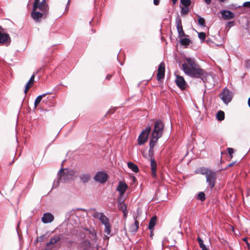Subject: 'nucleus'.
I'll list each match as a JSON object with an SVG mask.
<instances>
[{
    "instance_id": "f8f14e48",
    "label": "nucleus",
    "mask_w": 250,
    "mask_h": 250,
    "mask_svg": "<svg viewBox=\"0 0 250 250\" xmlns=\"http://www.w3.org/2000/svg\"><path fill=\"white\" fill-rule=\"evenodd\" d=\"M128 186L125 182L120 181L116 190L119 192L120 195L122 196L124 194Z\"/></svg>"
},
{
    "instance_id": "9d476101",
    "label": "nucleus",
    "mask_w": 250,
    "mask_h": 250,
    "mask_svg": "<svg viewBox=\"0 0 250 250\" xmlns=\"http://www.w3.org/2000/svg\"><path fill=\"white\" fill-rule=\"evenodd\" d=\"M165 65L164 62H162L159 65L158 72L157 74V78L158 81L163 79L165 76Z\"/></svg>"
},
{
    "instance_id": "f03ea898",
    "label": "nucleus",
    "mask_w": 250,
    "mask_h": 250,
    "mask_svg": "<svg viewBox=\"0 0 250 250\" xmlns=\"http://www.w3.org/2000/svg\"><path fill=\"white\" fill-rule=\"evenodd\" d=\"M40 0H35L31 13L32 18L36 21H39L41 19L45 18L48 13L49 7L45 0H42L41 2Z\"/></svg>"
},
{
    "instance_id": "b1692460",
    "label": "nucleus",
    "mask_w": 250,
    "mask_h": 250,
    "mask_svg": "<svg viewBox=\"0 0 250 250\" xmlns=\"http://www.w3.org/2000/svg\"><path fill=\"white\" fill-rule=\"evenodd\" d=\"M80 178L83 183H86L90 180V176L88 174H83L80 176Z\"/></svg>"
},
{
    "instance_id": "f257e3e1",
    "label": "nucleus",
    "mask_w": 250,
    "mask_h": 250,
    "mask_svg": "<svg viewBox=\"0 0 250 250\" xmlns=\"http://www.w3.org/2000/svg\"><path fill=\"white\" fill-rule=\"evenodd\" d=\"M182 66L186 74L192 78H200L205 82V79L208 75L207 73L201 68L194 59L186 58L185 61Z\"/></svg>"
},
{
    "instance_id": "c03bdc74",
    "label": "nucleus",
    "mask_w": 250,
    "mask_h": 250,
    "mask_svg": "<svg viewBox=\"0 0 250 250\" xmlns=\"http://www.w3.org/2000/svg\"><path fill=\"white\" fill-rule=\"evenodd\" d=\"M248 105H249V107H250V97L248 99Z\"/></svg>"
},
{
    "instance_id": "58836bf2",
    "label": "nucleus",
    "mask_w": 250,
    "mask_h": 250,
    "mask_svg": "<svg viewBox=\"0 0 250 250\" xmlns=\"http://www.w3.org/2000/svg\"><path fill=\"white\" fill-rule=\"evenodd\" d=\"M160 3V0H153V3L155 5H159Z\"/></svg>"
},
{
    "instance_id": "ea45409f",
    "label": "nucleus",
    "mask_w": 250,
    "mask_h": 250,
    "mask_svg": "<svg viewBox=\"0 0 250 250\" xmlns=\"http://www.w3.org/2000/svg\"><path fill=\"white\" fill-rule=\"evenodd\" d=\"M200 247L202 249V250H208V249L204 244H203L202 246H200Z\"/></svg>"
},
{
    "instance_id": "aec40b11",
    "label": "nucleus",
    "mask_w": 250,
    "mask_h": 250,
    "mask_svg": "<svg viewBox=\"0 0 250 250\" xmlns=\"http://www.w3.org/2000/svg\"><path fill=\"white\" fill-rule=\"evenodd\" d=\"M118 206L119 209L123 211L124 217H126L128 213L126 205L123 202H120L118 204Z\"/></svg>"
},
{
    "instance_id": "6e6552de",
    "label": "nucleus",
    "mask_w": 250,
    "mask_h": 250,
    "mask_svg": "<svg viewBox=\"0 0 250 250\" xmlns=\"http://www.w3.org/2000/svg\"><path fill=\"white\" fill-rule=\"evenodd\" d=\"M107 178V174L103 171L98 172L94 177L96 181L102 184L105 183Z\"/></svg>"
},
{
    "instance_id": "7c9ffc66",
    "label": "nucleus",
    "mask_w": 250,
    "mask_h": 250,
    "mask_svg": "<svg viewBox=\"0 0 250 250\" xmlns=\"http://www.w3.org/2000/svg\"><path fill=\"white\" fill-rule=\"evenodd\" d=\"M198 198L201 201H204L205 199V194L203 192H200L198 195Z\"/></svg>"
},
{
    "instance_id": "9b49d317",
    "label": "nucleus",
    "mask_w": 250,
    "mask_h": 250,
    "mask_svg": "<svg viewBox=\"0 0 250 250\" xmlns=\"http://www.w3.org/2000/svg\"><path fill=\"white\" fill-rule=\"evenodd\" d=\"M11 39L9 35L6 33H2L0 31V43L8 45L10 44Z\"/></svg>"
},
{
    "instance_id": "79ce46f5",
    "label": "nucleus",
    "mask_w": 250,
    "mask_h": 250,
    "mask_svg": "<svg viewBox=\"0 0 250 250\" xmlns=\"http://www.w3.org/2000/svg\"><path fill=\"white\" fill-rule=\"evenodd\" d=\"M112 77V75H110V74H108L106 76V79L107 80H109L110 79V78H111Z\"/></svg>"
},
{
    "instance_id": "4be33fe9",
    "label": "nucleus",
    "mask_w": 250,
    "mask_h": 250,
    "mask_svg": "<svg viewBox=\"0 0 250 250\" xmlns=\"http://www.w3.org/2000/svg\"><path fill=\"white\" fill-rule=\"evenodd\" d=\"M128 167L131 169L133 172L137 173L139 171L138 167L132 162H128L127 163Z\"/></svg>"
},
{
    "instance_id": "37998d69",
    "label": "nucleus",
    "mask_w": 250,
    "mask_h": 250,
    "mask_svg": "<svg viewBox=\"0 0 250 250\" xmlns=\"http://www.w3.org/2000/svg\"><path fill=\"white\" fill-rule=\"evenodd\" d=\"M207 4H208L210 3L211 0H204Z\"/></svg>"
},
{
    "instance_id": "4468645a",
    "label": "nucleus",
    "mask_w": 250,
    "mask_h": 250,
    "mask_svg": "<svg viewBox=\"0 0 250 250\" xmlns=\"http://www.w3.org/2000/svg\"><path fill=\"white\" fill-rule=\"evenodd\" d=\"M176 27L177 29V31L178 32L179 37L181 38L184 37L185 36V34L183 29L182 24L181 20L180 19L176 20Z\"/></svg>"
},
{
    "instance_id": "412c9836",
    "label": "nucleus",
    "mask_w": 250,
    "mask_h": 250,
    "mask_svg": "<svg viewBox=\"0 0 250 250\" xmlns=\"http://www.w3.org/2000/svg\"><path fill=\"white\" fill-rule=\"evenodd\" d=\"M139 221L135 219L134 224L129 227V231L132 232L137 231L139 228Z\"/></svg>"
},
{
    "instance_id": "72a5a7b5",
    "label": "nucleus",
    "mask_w": 250,
    "mask_h": 250,
    "mask_svg": "<svg viewBox=\"0 0 250 250\" xmlns=\"http://www.w3.org/2000/svg\"><path fill=\"white\" fill-rule=\"evenodd\" d=\"M198 22L199 24H200L202 26H205V21L204 19H203V18L199 17L198 20Z\"/></svg>"
},
{
    "instance_id": "6ab92c4d",
    "label": "nucleus",
    "mask_w": 250,
    "mask_h": 250,
    "mask_svg": "<svg viewBox=\"0 0 250 250\" xmlns=\"http://www.w3.org/2000/svg\"><path fill=\"white\" fill-rule=\"evenodd\" d=\"M97 217L100 220L102 223L104 224V225H107V224L109 223L108 219L103 213H97Z\"/></svg>"
},
{
    "instance_id": "c9c22d12",
    "label": "nucleus",
    "mask_w": 250,
    "mask_h": 250,
    "mask_svg": "<svg viewBox=\"0 0 250 250\" xmlns=\"http://www.w3.org/2000/svg\"><path fill=\"white\" fill-rule=\"evenodd\" d=\"M197 240L200 246H202L204 244L203 240L199 237L197 238Z\"/></svg>"
},
{
    "instance_id": "a211bd4d",
    "label": "nucleus",
    "mask_w": 250,
    "mask_h": 250,
    "mask_svg": "<svg viewBox=\"0 0 250 250\" xmlns=\"http://www.w3.org/2000/svg\"><path fill=\"white\" fill-rule=\"evenodd\" d=\"M60 236L58 235H55L50 239L49 242L46 244V246L52 248L56 243L60 241Z\"/></svg>"
},
{
    "instance_id": "5701e85b",
    "label": "nucleus",
    "mask_w": 250,
    "mask_h": 250,
    "mask_svg": "<svg viewBox=\"0 0 250 250\" xmlns=\"http://www.w3.org/2000/svg\"><path fill=\"white\" fill-rule=\"evenodd\" d=\"M157 221V218L156 216L152 217L149 222L148 228L150 229H153L155 226Z\"/></svg>"
},
{
    "instance_id": "cd10ccee",
    "label": "nucleus",
    "mask_w": 250,
    "mask_h": 250,
    "mask_svg": "<svg viewBox=\"0 0 250 250\" xmlns=\"http://www.w3.org/2000/svg\"><path fill=\"white\" fill-rule=\"evenodd\" d=\"M180 42L182 45H188L190 43V40L188 38H184L181 40Z\"/></svg>"
},
{
    "instance_id": "c756f323",
    "label": "nucleus",
    "mask_w": 250,
    "mask_h": 250,
    "mask_svg": "<svg viewBox=\"0 0 250 250\" xmlns=\"http://www.w3.org/2000/svg\"><path fill=\"white\" fill-rule=\"evenodd\" d=\"M105 226V232L107 234L109 235L110 234V224H108L104 225Z\"/></svg>"
},
{
    "instance_id": "e433bc0d",
    "label": "nucleus",
    "mask_w": 250,
    "mask_h": 250,
    "mask_svg": "<svg viewBox=\"0 0 250 250\" xmlns=\"http://www.w3.org/2000/svg\"><path fill=\"white\" fill-rule=\"evenodd\" d=\"M243 6L245 7L250 8V1L245 2L243 3Z\"/></svg>"
},
{
    "instance_id": "a878e982",
    "label": "nucleus",
    "mask_w": 250,
    "mask_h": 250,
    "mask_svg": "<svg viewBox=\"0 0 250 250\" xmlns=\"http://www.w3.org/2000/svg\"><path fill=\"white\" fill-rule=\"evenodd\" d=\"M216 117L218 120L223 121L225 118V113L223 111H219L217 114Z\"/></svg>"
},
{
    "instance_id": "ddd939ff",
    "label": "nucleus",
    "mask_w": 250,
    "mask_h": 250,
    "mask_svg": "<svg viewBox=\"0 0 250 250\" xmlns=\"http://www.w3.org/2000/svg\"><path fill=\"white\" fill-rule=\"evenodd\" d=\"M220 13L222 18L225 20L233 19L235 17L234 14L229 10H222Z\"/></svg>"
},
{
    "instance_id": "f704fd0d",
    "label": "nucleus",
    "mask_w": 250,
    "mask_h": 250,
    "mask_svg": "<svg viewBox=\"0 0 250 250\" xmlns=\"http://www.w3.org/2000/svg\"><path fill=\"white\" fill-rule=\"evenodd\" d=\"M227 150L229 155L230 159H232L233 157L232 154L234 152V149L232 148L229 147L227 148Z\"/></svg>"
},
{
    "instance_id": "a19ab883",
    "label": "nucleus",
    "mask_w": 250,
    "mask_h": 250,
    "mask_svg": "<svg viewBox=\"0 0 250 250\" xmlns=\"http://www.w3.org/2000/svg\"><path fill=\"white\" fill-rule=\"evenodd\" d=\"M236 164V162H233L228 165V167H231L233 166H234Z\"/></svg>"
},
{
    "instance_id": "39448f33",
    "label": "nucleus",
    "mask_w": 250,
    "mask_h": 250,
    "mask_svg": "<svg viewBox=\"0 0 250 250\" xmlns=\"http://www.w3.org/2000/svg\"><path fill=\"white\" fill-rule=\"evenodd\" d=\"M206 182L210 188H212L215 185L217 178L216 173L215 171L211 170L206 176Z\"/></svg>"
},
{
    "instance_id": "0eeeda50",
    "label": "nucleus",
    "mask_w": 250,
    "mask_h": 250,
    "mask_svg": "<svg viewBox=\"0 0 250 250\" xmlns=\"http://www.w3.org/2000/svg\"><path fill=\"white\" fill-rule=\"evenodd\" d=\"M220 96L221 99L226 104H228L231 101L232 97L231 92H230L228 89L226 88L224 89Z\"/></svg>"
},
{
    "instance_id": "1a4fd4ad",
    "label": "nucleus",
    "mask_w": 250,
    "mask_h": 250,
    "mask_svg": "<svg viewBox=\"0 0 250 250\" xmlns=\"http://www.w3.org/2000/svg\"><path fill=\"white\" fill-rule=\"evenodd\" d=\"M175 81L177 86L181 90H184L186 88L187 85L183 77L177 75Z\"/></svg>"
},
{
    "instance_id": "2f4dec72",
    "label": "nucleus",
    "mask_w": 250,
    "mask_h": 250,
    "mask_svg": "<svg viewBox=\"0 0 250 250\" xmlns=\"http://www.w3.org/2000/svg\"><path fill=\"white\" fill-rule=\"evenodd\" d=\"M188 7L187 6H184L182 8L181 14L182 15H186L188 12Z\"/></svg>"
},
{
    "instance_id": "20e7f679",
    "label": "nucleus",
    "mask_w": 250,
    "mask_h": 250,
    "mask_svg": "<svg viewBox=\"0 0 250 250\" xmlns=\"http://www.w3.org/2000/svg\"><path fill=\"white\" fill-rule=\"evenodd\" d=\"M75 172L72 170H60V172L59 173L60 175V178L57 181L56 187L58 186L59 183L60 182H65L70 179H73L75 176ZM54 184H55V183H54ZM54 186H55V185H54Z\"/></svg>"
},
{
    "instance_id": "473e14b6",
    "label": "nucleus",
    "mask_w": 250,
    "mask_h": 250,
    "mask_svg": "<svg viewBox=\"0 0 250 250\" xmlns=\"http://www.w3.org/2000/svg\"><path fill=\"white\" fill-rule=\"evenodd\" d=\"M198 37L201 40L204 41L206 38V34L204 32H200L198 33Z\"/></svg>"
},
{
    "instance_id": "dca6fc26",
    "label": "nucleus",
    "mask_w": 250,
    "mask_h": 250,
    "mask_svg": "<svg viewBox=\"0 0 250 250\" xmlns=\"http://www.w3.org/2000/svg\"><path fill=\"white\" fill-rule=\"evenodd\" d=\"M35 75L36 74L34 73L31 77L27 83L26 84L24 90L25 94H26L29 89L33 86L34 83Z\"/></svg>"
},
{
    "instance_id": "bb28decb",
    "label": "nucleus",
    "mask_w": 250,
    "mask_h": 250,
    "mask_svg": "<svg viewBox=\"0 0 250 250\" xmlns=\"http://www.w3.org/2000/svg\"><path fill=\"white\" fill-rule=\"evenodd\" d=\"M211 170H212L208 168H201L199 170V172L201 174L205 175L206 176L208 173H209V171Z\"/></svg>"
},
{
    "instance_id": "7ed1b4c3",
    "label": "nucleus",
    "mask_w": 250,
    "mask_h": 250,
    "mask_svg": "<svg viewBox=\"0 0 250 250\" xmlns=\"http://www.w3.org/2000/svg\"><path fill=\"white\" fill-rule=\"evenodd\" d=\"M164 129V125L160 120L157 121L154 124V129L151 137L149 143L150 147L152 148L158 140L162 136Z\"/></svg>"
},
{
    "instance_id": "c85d7f7f",
    "label": "nucleus",
    "mask_w": 250,
    "mask_h": 250,
    "mask_svg": "<svg viewBox=\"0 0 250 250\" xmlns=\"http://www.w3.org/2000/svg\"><path fill=\"white\" fill-rule=\"evenodd\" d=\"M181 3L184 6H187L188 7V6L191 4V0H181Z\"/></svg>"
},
{
    "instance_id": "4c0bfd02",
    "label": "nucleus",
    "mask_w": 250,
    "mask_h": 250,
    "mask_svg": "<svg viewBox=\"0 0 250 250\" xmlns=\"http://www.w3.org/2000/svg\"><path fill=\"white\" fill-rule=\"evenodd\" d=\"M242 240H243V241H244V242H246V243L247 245L248 246V247H250V244H249V242L248 241L247 238V237L243 238L242 239Z\"/></svg>"
},
{
    "instance_id": "423d86ee",
    "label": "nucleus",
    "mask_w": 250,
    "mask_h": 250,
    "mask_svg": "<svg viewBox=\"0 0 250 250\" xmlns=\"http://www.w3.org/2000/svg\"><path fill=\"white\" fill-rule=\"evenodd\" d=\"M150 130L151 127L148 126L142 132L138 139V144L139 145H142L147 141L148 134Z\"/></svg>"
},
{
    "instance_id": "f3484780",
    "label": "nucleus",
    "mask_w": 250,
    "mask_h": 250,
    "mask_svg": "<svg viewBox=\"0 0 250 250\" xmlns=\"http://www.w3.org/2000/svg\"><path fill=\"white\" fill-rule=\"evenodd\" d=\"M150 165L151 168V175L153 177H156L157 163L153 158L150 159Z\"/></svg>"
},
{
    "instance_id": "2eb2a0df",
    "label": "nucleus",
    "mask_w": 250,
    "mask_h": 250,
    "mask_svg": "<svg viewBox=\"0 0 250 250\" xmlns=\"http://www.w3.org/2000/svg\"><path fill=\"white\" fill-rule=\"evenodd\" d=\"M54 219V216L50 213H45L42 218V221L44 223H49Z\"/></svg>"
},
{
    "instance_id": "a18cd8bd",
    "label": "nucleus",
    "mask_w": 250,
    "mask_h": 250,
    "mask_svg": "<svg viewBox=\"0 0 250 250\" xmlns=\"http://www.w3.org/2000/svg\"><path fill=\"white\" fill-rule=\"evenodd\" d=\"M171 0L172 1L173 4H175L177 0Z\"/></svg>"
},
{
    "instance_id": "393cba45",
    "label": "nucleus",
    "mask_w": 250,
    "mask_h": 250,
    "mask_svg": "<svg viewBox=\"0 0 250 250\" xmlns=\"http://www.w3.org/2000/svg\"><path fill=\"white\" fill-rule=\"evenodd\" d=\"M45 95H46V94H43L37 97V98L36 99V100L35 101V103H34L35 108H36L37 107V106L40 104V103L42 101L43 97H45Z\"/></svg>"
}]
</instances>
